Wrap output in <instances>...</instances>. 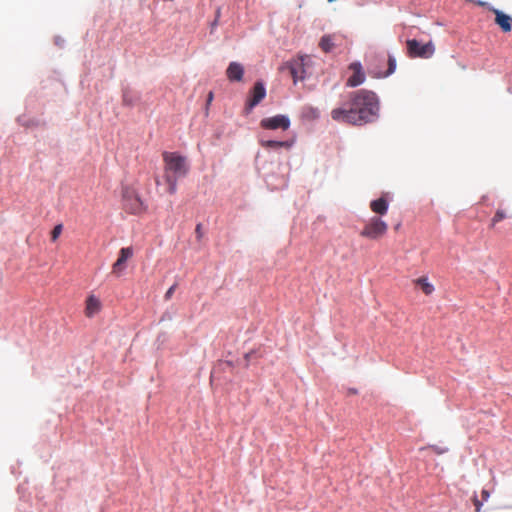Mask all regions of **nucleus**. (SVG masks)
Instances as JSON below:
<instances>
[{"label": "nucleus", "instance_id": "nucleus-15", "mask_svg": "<svg viewBox=\"0 0 512 512\" xmlns=\"http://www.w3.org/2000/svg\"><path fill=\"white\" fill-rule=\"evenodd\" d=\"M261 146L266 149H279L285 148L290 149L293 145V141H275V140H266L260 142Z\"/></svg>", "mask_w": 512, "mask_h": 512}, {"label": "nucleus", "instance_id": "nucleus-7", "mask_svg": "<svg viewBox=\"0 0 512 512\" xmlns=\"http://www.w3.org/2000/svg\"><path fill=\"white\" fill-rule=\"evenodd\" d=\"M331 118L339 123H346L351 125H358L355 119V114L352 112L350 103L348 107H338L331 111Z\"/></svg>", "mask_w": 512, "mask_h": 512}, {"label": "nucleus", "instance_id": "nucleus-25", "mask_svg": "<svg viewBox=\"0 0 512 512\" xmlns=\"http://www.w3.org/2000/svg\"><path fill=\"white\" fill-rule=\"evenodd\" d=\"M291 75L293 76L294 81H296L298 78L299 79L303 78L302 76H298V72L295 67H291Z\"/></svg>", "mask_w": 512, "mask_h": 512}, {"label": "nucleus", "instance_id": "nucleus-10", "mask_svg": "<svg viewBox=\"0 0 512 512\" xmlns=\"http://www.w3.org/2000/svg\"><path fill=\"white\" fill-rule=\"evenodd\" d=\"M132 256H133L132 247L121 248L119 251V257L112 266V273L120 274L125 268L126 261L128 259H130Z\"/></svg>", "mask_w": 512, "mask_h": 512}, {"label": "nucleus", "instance_id": "nucleus-19", "mask_svg": "<svg viewBox=\"0 0 512 512\" xmlns=\"http://www.w3.org/2000/svg\"><path fill=\"white\" fill-rule=\"evenodd\" d=\"M396 69V59L393 56H389L388 58V69L384 74H379V77H387L394 73Z\"/></svg>", "mask_w": 512, "mask_h": 512}, {"label": "nucleus", "instance_id": "nucleus-28", "mask_svg": "<svg viewBox=\"0 0 512 512\" xmlns=\"http://www.w3.org/2000/svg\"><path fill=\"white\" fill-rule=\"evenodd\" d=\"M212 99H213V93H212V92H210V93L208 94L207 102H208V103H210V102L212 101Z\"/></svg>", "mask_w": 512, "mask_h": 512}, {"label": "nucleus", "instance_id": "nucleus-8", "mask_svg": "<svg viewBox=\"0 0 512 512\" xmlns=\"http://www.w3.org/2000/svg\"><path fill=\"white\" fill-rule=\"evenodd\" d=\"M353 74L347 79L346 86L357 87L365 81V73L360 62H353L349 65Z\"/></svg>", "mask_w": 512, "mask_h": 512}, {"label": "nucleus", "instance_id": "nucleus-12", "mask_svg": "<svg viewBox=\"0 0 512 512\" xmlns=\"http://www.w3.org/2000/svg\"><path fill=\"white\" fill-rule=\"evenodd\" d=\"M101 309V303L98 298L91 295L86 300L85 314L87 317H93Z\"/></svg>", "mask_w": 512, "mask_h": 512}, {"label": "nucleus", "instance_id": "nucleus-20", "mask_svg": "<svg viewBox=\"0 0 512 512\" xmlns=\"http://www.w3.org/2000/svg\"><path fill=\"white\" fill-rule=\"evenodd\" d=\"M303 113L304 115L310 116L312 118H317L319 115L318 110L311 106L305 107Z\"/></svg>", "mask_w": 512, "mask_h": 512}, {"label": "nucleus", "instance_id": "nucleus-29", "mask_svg": "<svg viewBox=\"0 0 512 512\" xmlns=\"http://www.w3.org/2000/svg\"><path fill=\"white\" fill-rule=\"evenodd\" d=\"M123 102H124V104H130V103L127 101L126 96H124V98H123Z\"/></svg>", "mask_w": 512, "mask_h": 512}, {"label": "nucleus", "instance_id": "nucleus-11", "mask_svg": "<svg viewBox=\"0 0 512 512\" xmlns=\"http://www.w3.org/2000/svg\"><path fill=\"white\" fill-rule=\"evenodd\" d=\"M244 74V68L240 63L231 62L226 70L227 78L230 81H241Z\"/></svg>", "mask_w": 512, "mask_h": 512}, {"label": "nucleus", "instance_id": "nucleus-22", "mask_svg": "<svg viewBox=\"0 0 512 512\" xmlns=\"http://www.w3.org/2000/svg\"><path fill=\"white\" fill-rule=\"evenodd\" d=\"M195 233H196L197 239L200 240L203 236L202 224L199 223L196 225Z\"/></svg>", "mask_w": 512, "mask_h": 512}, {"label": "nucleus", "instance_id": "nucleus-21", "mask_svg": "<svg viewBox=\"0 0 512 512\" xmlns=\"http://www.w3.org/2000/svg\"><path fill=\"white\" fill-rule=\"evenodd\" d=\"M62 229H63L62 224H58L53 228V230L51 232V240L52 241H56L58 239V237L60 236V234L62 232Z\"/></svg>", "mask_w": 512, "mask_h": 512}, {"label": "nucleus", "instance_id": "nucleus-3", "mask_svg": "<svg viewBox=\"0 0 512 512\" xmlns=\"http://www.w3.org/2000/svg\"><path fill=\"white\" fill-rule=\"evenodd\" d=\"M388 224L380 217L373 216L367 220L360 232V236L369 240H379L386 235Z\"/></svg>", "mask_w": 512, "mask_h": 512}, {"label": "nucleus", "instance_id": "nucleus-23", "mask_svg": "<svg viewBox=\"0 0 512 512\" xmlns=\"http://www.w3.org/2000/svg\"><path fill=\"white\" fill-rule=\"evenodd\" d=\"M175 289H176V284L172 285V286L167 290V292L165 293V299H166V300H169V299L172 297V295H173V293H174Z\"/></svg>", "mask_w": 512, "mask_h": 512}, {"label": "nucleus", "instance_id": "nucleus-2", "mask_svg": "<svg viewBox=\"0 0 512 512\" xmlns=\"http://www.w3.org/2000/svg\"><path fill=\"white\" fill-rule=\"evenodd\" d=\"M165 180L168 184V192L174 194L177 189V181L188 172V165L185 157L175 152H164Z\"/></svg>", "mask_w": 512, "mask_h": 512}, {"label": "nucleus", "instance_id": "nucleus-5", "mask_svg": "<svg viewBox=\"0 0 512 512\" xmlns=\"http://www.w3.org/2000/svg\"><path fill=\"white\" fill-rule=\"evenodd\" d=\"M407 51L411 58H430L434 52L435 47L432 42L421 44L415 39L407 40Z\"/></svg>", "mask_w": 512, "mask_h": 512}, {"label": "nucleus", "instance_id": "nucleus-1", "mask_svg": "<svg viewBox=\"0 0 512 512\" xmlns=\"http://www.w3.org/2000/svg\"><path fill=\"white\" fill-rule=\"evenodd\" d=\"M348 99L358 125L371 122L376 117L379 103L374 92L360 89L350 93Z\"/></svg>", "mask_w": 512, "mask_h": 512}, {"label": "nucleus", "instance_id": "nucleus-24", "mask_svg": "<svg viewBox=\"0 0 512 512\" xmlns=\"http://www.w3.org/2000/svg\"><path fill=\"white\" fill-rule=\"evenodd\" d=\"M473 503H474V506H475V511L476 512H480L482 503L479 501V499L476 496L473 498Z\"/></svg>", "mask_w": 512, "mask_h": 512}, {"label": "nucleus", "instance_id": "nucleus-18", "mask_svg": "<svg viewBox=\"0 0 512 512\" xmlns=\"http://www.w3.org/2000/svg\"><path fill=\"white\" fill-rule=\"evenodd\" d=\"M507 214L503 209H498L491 219L490 228H495L496 224L507 218Z\"/></svg>", "mask_w": 512, "mask_h": 512}, {"label": "nucleus", "instance_id": "nucleus-27", "mask_svg": "<svg viewBox=\"0 0 512 512\" xmlns=\"http://www.w3.org/2000/svg\"><path fill=\"white\" fill-rule=\"evenodd\" d=\"M481 494H482V498H483L484 500H487V499H488V497H489V492H488L487 490H483Z\"/></svg>", "mask_w": 512, "mask_h": 512}, {"label": "nucleus", "instance_id": "nucleus-14", "mask_svg": "<svg viewBox=\"0 0 512 512\" xmlns=\"http://www.w3.org/2000/svg\"><path fill=\"white\" fill-rule=\"evenodd\" d=\"M495 22L501 27L503 32L511 31V18L499 10H494Z\"/></svg>", "mask_w": 512, "mask_h": 512}, {"label": "nucleus", "instance_id": "nucleus-16", "mask_svg": "<svg viewBox=\"0 0 512 512\" xmlns=\"http://www.w3.org/2000/svg\"><path fill=\"white\" fill-rule=\"evenodd\" d=\"M414 283L421 288L425 295H431L434 292V286L423 276L414 280Z\"/></svg>", "mask_w": 512, "mask_h": 512}, {"label": "nucleus", "instance_id": "nucleus-26", "mask_svg": "<svg viewBox=\"0 0 512 512\" xmlns=\"http://www.w3.org/2000/svg\"><path fill=\"white\" fill-rule=\"evenodd\" d=\"M430 448H432V449H433V451H435L437 454H441V453H443V452H444V450H441V449H439V448H438V447H436V446H430Z\"/></svg>", "mask_w": 512, "mask_h": 512}, {"label": "nucleus", "instance_id": "nucleus-17", "mask_svg": "<svg viewBox=\"0 0 512 512\" xmlns=\"http://www.w3.org/2000/svg\"><path fill=\"white\" fill-rule=\"evenodd\" d=\"M319 46L324 52H330L335 46L334 37L332 35L323 36L320 40Z\"/></svg>", "mask_w": 512, "mask_h": 512}, {"label": "nucleus", "instance_id": "nucleus-4", "mask_svg": "<svg viewBox=\"0 0 512 512\" xmlns=\"http://www.w3.org/2000/svg\"><path fill=\"white\" fill-rule=\"evenodd\" d=\"M122 197L123 209L126 212L137 215L145 211V206L134 189L130 187H124L122 191Z\"/></svg>", "mask_w": 512, "mask_h": 512}, {"label": "nucleus", "instance_id": "nucleus-13", "mask_svg": "<svg viewBox=\"0 0 512 512\" xmlns=\"http://www.w3.org/2000/svg\"><path fill=\"white\" fill-rule=\"evenodd\" d=\"M370 209L380 216H383L388 211V201L384 198H378L370 202Z\"/></svg>", "mask_w": 512, "mask_h": 512}, {"label": "nucleus", "instance_id": "nucleus-9", "mask_svg": "<svg viewBox=\"0 0 512 512\" xmlns=\"http://www.w3.org/2000/svg\"><path fill=\"white\" fill-rule=\"evenodd\" d=\"M266 96V89L262 82H256L252 91L251 96L247 100L246 109L248 111L252 110L256 105H258Z\"/></svg>", "mask_w": 512, "mask_h": 512}, {"label": "nucleus", "instance_id": "nucleus-6", "mask_svg": "<svg viewBox=\"0 0 512 512\" xmlns=\"http://www.w3.org/2000/svg\"><path fill=\"white\" fill-rule=\"evenodd\" d=\"M260 126L268 130H287L290 127V119L285 115H276L262 119Z\"/></svg>", "mask_w": 512, "mask_h": 512}]
</instances>
